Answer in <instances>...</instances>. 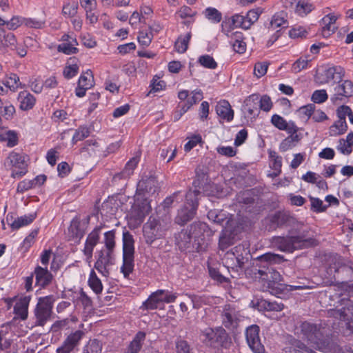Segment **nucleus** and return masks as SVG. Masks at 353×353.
I'll return each mask as SVG.
<instances>
[{"label": "nucleus", "instance_id": "f257e3e1", "mask_svg": "<svg viewBox=\"0 0 353 353\" xmlns=\"http://www.w3.org/2000/svg\"><path fill=\"white\" fill-rule=\"evenodd\" d=\"M283 261V256L268 252L256 259V266L252 270L254 278L262 284L263 290L277 296L283 293L285 286L281 283V275L271 265L280 263Z\"/></svg>", "mask_w": 353, "mask_h": 353}, {"label": "nucleus", "instance_id": "f03ea898", "mask_svg": "<svg viewBox=\"0 0 353 353\" xmlns=\"http://www.w3.org/2000/svg\"><path fill=\"white\" fill-rule=\"evenodd\" d=\"M272 243L282 252H293L296 250L314 245L315 239L307 237L304 232L299 234L296 230L292 229L287 236H274Z\"/></svg>", "mask_w": 353, "mask_h": 353}, {"label": "nucleus", "instance_id": "7ed1b4c3", "mask_svg": "<svg viewBox=\"0 0 353 353\" xmlns=\"http://www.w3.org/2000/svg\"><path fill=\"white\" fill-rule=\"evenodd\" d=\"M200 340L206 345L214 348L229 349L232 339L223 327L215 328L206 327L202 330L199 334Z\"/></svg>", "mask_w": 353, "mask_h": 353}, {"label": "nucleus", "instance_id": "20e7f679", "mask_svg": "<svg viewBox=\"0 0 353 353\" xmlns=\"http://www.w3.org/2000/svg\"><path fill=\"white\" fill-rule=\"evenodd\" d=\"M170 225V217L165 215L163 218L150 216L143 228V236L148 244H152L156 239L163 237Z\"/></svg>", "mask_w": 353, "mask_h": 353}, {"label": "nucleus", "instance_id": "39448f33", "mask_svg": "<svg viewBox=\"0 0 353 353\" xmlns=\"http://www.w3.org/2000/svg\"><path fill=\"white\" fill-rule=\"evenodd\" d=\"M134 241L128 232L123 233V265L121 271L125 278H128L133 272L134 266Z\"/></svg>", "mask_w": 353, "mask_h": 353}, {"label": "nucleus", "instance_id": "423d86ee", "mask_svg": "<svg viewBox=\"0 0 353 353\" xmlns=\"http://www.w3.org/2000/svg\"><path fill=\"white\" fill-rule=\"evenodd\" d=\"M54 301L53 296L39 298L34 310L35 321L33 327H43L50 319Z\"/></svg>", "mask_w": 353, "mask_h": 353}, {"label": "nucleus", "instance_id": "0eeeda50", "mask_svg": "<svg viewBox=\"0 0 353 353\" xmlns=\"http://www.w3.org/2000/svg\"><path fill=\"white\" fill-rule=\"evenodd\" d=\"M345 76V70L339 65L329 66L317 71L314 80L319 85L335 86Z\"/></svg>", "mask_w": 353, "mask_h": 353}, {"label": "nucleus", "instance_id": "6e6552de", "mask_svg": "<svg viewBox=\"0 0 353 353\" xmlns=\"http://www.w3.org/2000/svg\"><path fill=\"white\" fill-rule=\"evenodd\" d=\"M243 316L236 307L231 304L225 305L221 310V319L223 325L229 330H234L239 326Z\"/></svg>", "mask_w": 353, "mask_h": 353}, {"label": "nucleus", "instance_id": "1a4fd4ad", "mask_svg": "<svg viewBox=\"0 0 353 353\" xmlns=\"http://www.w3.org/2000/svg\"><path fill=\"white\" fill-rule=\"evenodd\" d=\"M5 165L12 169L11 176L13 178L21 177L27 172L26 157L20 153L10 152L5 161Z\"/></svg>", "mask_w": 353, "mask_h": 353}, {"label": "nucleus", "instance_id": "9d476101", "mask_svg": "<svg viewBox=\"0 0 353 353\" xmlns=\"http://www.w3.org/2000/svg\"><path fill=\"white\" fill-rule=\"evenodd\" d=\"M353 96V82L350 80H343L338 83L333 88V93L330 100L334 104H340L345 102Z\"/></svg>", "mask_w": 353, "mask_h": 353}, {"label": "nucleus", "instance_id": "9b49d317", "mask_svg": "<svg viewBox=\"0 0 353 353\" xmlns=\"http://www.w3.org/2000/svg\"><path fill=\"white\" fill-rule=\"evenodd\" d=\"M324 330L325 328L306 321L301 325L303 334L308 341L316 345L324 343Z\"/></svg>", "mask_w": 353, "mask_h": 353}, {"label": "nucleus", "instance_id": "f8f14e48", "mask_svg": "<svg viewBox=\"0 0 353 353\" xmlns=\"http://www.w3.org/2000/svg\"><path fill=\"white\" fill-rule=\"evenodd\" d=\"M270 221L272 224L271 228H273L293 226L299 229L300 226H302V223L291 216L288 212L285 211H279L272 214L270 218Z\"/></svg>", "mask_w": 353, "mask_h": 353}, {"label": "nucleus", "instance_id": "ddd939ff", "mask_svg": "<svg viewBox=\"0 0 353 353\" xmlns=\"http://www.w3.org/2000/svg\"><path fill=\"white\" fill-rule=\"evenodd\" d=\"M259 327L256 325L249 326L245 330L247 343L254 353H263L265 348L259 337Z\"/></svg>", "mask_w": 353, "mask_h": 353}, {"label": "nucleus", "instance_id": "4468645a", "mask_svg": "<svg viewBox=\"0 0 353 353\" xmlns=\"http://www.w3.org/2000/svg\"><path fill=\"white\" fill-rule=\"evenodd\" d=\"M157 181L154 176L143 178L137 184L136 196L152 195L157 191Z\"/></svg>", "mask_w": 353, "mask_h": 353}, {"label": "nucleus", "instance_id": "2eb2a0df", "mask_svg": "<svg viewBox=\"0 0 353 353\" xmlns=\"http://www.w3.org/2000/svg\"><path fill=\"white\" fill-rule=\"evenodd\" d=\"M83 336L84 332L81 330H77L70 334L65 339L62 345L57 349V353H71L79 345Z\"/></svg>", "mask_w": 353, "mask_h": 353}, {"label": "nucleus", "instance_id": "dca6fc26", "mask_svg": "<svg viewBox=\"0 0 353 353\" xmlns=\"http://www.w3.org/2000/svg\"><path fill=\"white\" fill-rule=\"evenodd\" d=\"M132 213L136 220L142 222L145 216L150 212L151 206L147 196H136Z\"/></svg>", "mask_w": 353, "mask_h": 353}, {"label": "nucleus", "instance_id": "f3484780", "mask_svg": "<svg viewBox=\"0 0 353 353\" xmlns=\"http://www.w3.org/2000/svg\"><path fill=\"white\" fill-rule=\"evenodd\" d=\"M94 85V78L92 73L90 70L81 74L80 76L78 85L75 90V94L78 97H83L85 95L88 90L90 89Z\"/></svg>", "mask_w": 353, "mask_h": 353}, {"label": "nucleus", "instance_id": "a211bd4d", "mask_svg": "<svg viewBox=\"0 0 353 353\" xmlns=\"http://www.w3.org/2000/svg\"><path fill=\"white\" fill-rule=\"evenodd\" d=\"M190 232L192 236L198 241L205 240L212 235V230L205 223H194L190 225Z\"/></svg>", "mask_w": 353, "mask_h": 353}, {"label": "nucleus", "instance_id": "6ab92c4d", "mask_svg": "<svg viewBox=\"0 0 353 353\" xmlns=\"http://www.w3.org/2000/svg\"><path fill=\"white\" fill-rule=\"evenodd\" d=\"M249 254L248 248H245L244 245H238L232 249L231 252H228L225 254L226 259H234L236 263L234 265L241 267L243 263L244 254L247 255Z\"/></svg>", "mask_w": 353, "mask_h": 353}, {"label": "nucleus", "instance_id": "aec40b11", "mask_svg": "<svg viewBox=\"0 0 353 353\" xmlns=\"http://www.w3.org/2000/svg\"><path fill=\"white\" fill-rule=\"evenodd\" d=\"M208 218L214 223L219 224L224 227L231 225L233 222L224 211L216 209L211 210L208 212Z\"/></svg>", "mask_w": 353, "mask_h": 353}, {"label": "nucleus", "instance_id": "412c9836", "mask_svg": "<svg viewBox=\"0 0 353 353\" xmlns=\"http://www.w3.org/2000/svg\"><path fill=\"white\" fill-rule=\"evenodd\" d=\"M165 293V290H159L152 293L149 298L143 303L141 308L145 310H154L157 309L159 304L163 303V296Z\"/></svg>", "mask_w": 353, "mask_h": 353}, {"label": "nucleus", "instance_id": "4be33fe9", "mask_svg": "<svg viewBox=\"0 0 353 353\" xmlns=\"http://www.w3.org/2000/svg\"><path fill=\"white\" fill-rule=\"evenodd\" d=\"M216 112L220 118L228 122L231 121L234 118V111L228 101L223 100L219 102L216 106Z\"/></svg>", "mask_w": 353, "mask_h": 353}, {"label": "nucleus", "instance_id": "5701e85b", "mask_svg": "<svg viewBox=\"0 0 353 353\" xmlns=\"http://www.w3.org/2000/svg\"><path fill=\"white\" fill-rule=\"evenodd\" d=\"M30 301V296L21 297L14 307V313L22 320H26L28 314V305Z\"/></svg>", "mask_w": 353, "mask_h": 353}, {"label": "nucleus", "instance_id": "b1692460", "mask_svg": "<svg viewBox=\"0 0 353 353\" xmlns=\"http://www.w3.org/2000/svg\"><path fill=\"white\" fill-rule=\"evenodd\" d=\"M63 40L65 42L58 46L57 50L59 52L65 54L77 53L78 49L76 48V46L78 45V43L75 39L71 38L68 35H64Z\"/></svg>", "mask_w": 353, "mask_h": 353}, {"label": "nucleus", "instance_id": "393cba45", "mask_svg": "<svg viewBox=\"0 0 353 353\" xmlns=\"http://www.w3.org/2000/svg\"><path fill=\"white\" fill-rule=\"evenodd\" d=\"M18 101L20 103L19 108L23 111L32 109L36 103L35 97L27 91H22L19 94Z\"/></svg>", "mask_w": 353, "mask_h": 353}, {"label": "nucleus", "instance_id": "a878e982", "mask_svg": "<svg viewBox=\"0 0 353 353\" xmlns=\"http://www.w3.org/2000/svg\"><path fill=\"white\" fill-rule=\"evenodd\" d=\"M196 210L194 207L190 208L185 205L179 210L178 214L175 218V223L179 225L185 224L194 218Z\"/></svg>", "mask_w": 353, "mask_h": 353}, {"label": "nucleus", "instance_id": "bb28decb", "mask_svg": "<svg viewBox=\"0 0 353 353\" xmlns=\"http://www.w3.org/2000/svg\"><path fill=\"white\" fill-rule=\"evenodd\" d=\"M336 21V17L333 14H327L323 18L322 35L324 37H329L336 31L337 29L335 25Z\"/></svg>", "mask_w": 353, "mask_h": 353}, {"label": "nucleus", "instance_id": "cd10ccee", "mask_svg": "<svg viewBox=\"0 0 353 353\" xmlns=\"http://www.w3.org/2000/svg\"><path fill=\"white\" fill-rule=\"evenodd\" d=\"M37 284L41 287L48 285L52 281V276L47 268L37 266L34 270Z\"/></svg>", "mask_w": 353, "mask_h": 353}, {"label": "nucleus", "instance_id": "c85d7f7f", "mask_svg": "<svg viewBox=\"0 0 353 353\" xmlns=\"http://www.w3.org/2000/svg\"><path fill=\"white\" fill-rule=\"evenodd\" d=\"M230 227V225L224 228L219 238V246L221 250H225L234 243V234Z\"/></svg>", "mask_w": 353, "mask_h": 353}, {"label": "nucleus", "instance_id": "c756f323", "mask_svg": "<svg viewBox=\"0 0 353 353\" xmlns=\"http://www.w3.org/2000/svg\"><path fill=\"white\" fill-rule=\"evenodd\" d=\"M288 27L287 14L284 12L276 13L272 18L269 29L274 30L278 28H286Z\"/></svg>", "mask_w": 353, "mask_h": 353}, {"label": "nucleus", "instance_id": "7c9ffc66", "mask_svg": "<svg viewBox=\"0 0 353 353\" xmlns=\"http://www.w3.org/2000/svg\"><path fill=\"white\" fill-rule=\"evenodd\" d=\"M272 124L280 130L288 131L294 130V122L290 121L288 122L283 117L279 114H274L271 118Z\"/></svg>", "mask_w": 353, "mask_h": 353}, {"label": "nucleus", "instance_id": "2f4dec72", "mask_svg": "<svg viewBox=\"0 0 353 353\" xmlns=\"http://www.w3.org/2000/svg\"><path fill=\"white\" fill-rule=\"evenodd\" d=\"M259 95L253 94L249 96L245 101V107L250 115H258L259 109Z\"/></svg>", "mask_w": 353, "mask_h": 353}, {"label": "nucleus", "instance_id": "473e14b6", "mask_svg": "<svg viewBox=\"0 0 353 353\" xmlns=\"http://www.w3.org/2000/svg\"><path fill=\"white\" fill-rule=\"evenodd\" d=\"M145 339V333L139 332L130 343L127 353H139Z\"/></svg>", "mask_w": 353, "mask_h": 353}, {"label": "nucleus", "instance_id": "72a5a7b5", "mask_svg": "<svg viewBox=\"0 0 353 353\" xmlns=\"http://www.w3.org/2000/svg\"><path fill=\"white\" fill-rule=\"evenodd\" d=\"M176 242L181 250L189 247L192 238L190 230H182L176 235Z\"/></svg>", "mask_w": 353, "mask_h": 353}, {"label": "nucleus", "instance_id": "f704fd0d", "mask_svg": "<svg viewBox=\"0 0 353 353\" xmlns=\"http://www.w3.org/2000/svg\"><path fill=\"white\" fill-rule=\"evenodd\" d=\"M230 43L232 46L233 50L239 54H243L246 50V43L242 40V35L241 32H235L231 34Z\"/></svg>", "mask_w": 353, "mask_h": 353}, {"label": "nucleus", "instance_id": "c9c22d12", "mask_svg": "<svg viewBox=\"0 0 353 353\" xmlns=\"http://www.w3.org/2000/svg\"><path fill=\"white\" fill-rule=\"evenodd\" d=\"M75 58H70L63 70V74L65 78L69 79L77 74L79 72V65Z\"/></svg>", "mask_w": 353, "mask_h": 353}, {"label": "nucleus", "instance_id": "e433bc0d", "mask_svg": "<svg viewBox=\"0 0 353 353\" xmlns=\"http://www.w3.org/2000/svg\"><path fill=\"white\" fill-rule=\"evenodd\" d=\"M0 41L2 43L0 45L1 51H5L8 48L14 50L17 43L14 34L11 32H6Z\"/></svg>", "mask_w": 353, "mask_h": 353}, {"label": "nucleus", "instance_id": "4c0bfd02", "mask_svg": "<svg viewBox=\"0 0 353 353\" xmlns=\"http://www.w3.org/2000/svg\"><path fill=\"white\" fill-rule=\"evenodd\" d=\"M36 218V214H30L18 217L11 223V227L14 230H17L23 226L28 225L31 223Z\"/></svg>", "mask_w": 353, "mask_h": 353}, {"label": "nucleus", "instance_id": "58836bf2", "mask_svg": "<svg viewBox=\"0 0 353 353\" xmlns=\"http://www.w3.org/2000/svg\"><path fill=\"white\" fill-rule=\"evenodd\" d=\"M139 162V159L137 157L132 158L125 165L123 171L117 174L116 177L119 178H128L132 174L134 168L137 167Z\"/></svg>", "mask_w": 353, "mask_h": 353}, {"label": "nucleus", "instance_id": "ea45409f", "mask_svg": "<svg viewBox=\"0 0 353 353\" xmlns=\"http://www.w3.org/2000/svg\"><path fill=\"white\" fill-rule=\"evenodd\" d=\"M347 129V125L345 119H339V120L330 127V134L331 136H337L345 132Z\"/></svg>", "mask_w": 353, "mask_h": 353}, {"label": "nucleus", "instance_id": "a19ab883", "mask_svg": "<svg viewBox=\"0 0 353 353\" xmlns=\"http://www.w3.org/2000/svg\"><path fill=\"white\" fill-rule=\"evenodd\" d=\"M270 157L272 161V168L274 170L272 174L273 176H278L281 172L282 167V157L277 155L274 151H270L269 152Z\"/></svg>", "mask_w": 353, "mask_h": 353}, {"label": "nucleus", "instance_id": "79ce46f5", "mask_svg": "<svg viewBox=\"0 0 353 353\" xmlns=\"http://www.w3.org/2000/svg\"><path fill=\"white\" fill-rule=\"evenodd\" d=\"M88 285L91 289L96 293L100 294L103 290V285L101 280L97 276L95 272L92 270L88 279Z\"/></svg>", "mask_w": 353, "mask_h": 353}, {"label": "nucleus", "instance_id": "37998d69", "mask_svg": "<svg viewBox=\"0 0 353 353\" xmlns=\"http://www.w3.org/2000/svg\"><path fill=\"white\" fill-rule=\"evenodd\" d=\"M191 38V32H188L185 36H180L175 42L174 47L178 52H185L188 47V43Z\"/></svg>", "mask_w": 353, "mask_h": 353}, {"label": "nucleus", "instance_id": "c03bdc74", "mask_svg": "<svg viewBox=\"0 0 353 353\" xmlns=\"http://www.w3.org/2000/svg\"><path fill=\"white\" fill-rule=\"evenodd\" d=\"M77 10L78 3L75 1H69L63 5L62 13L64 16L72 18L76 15Z\"/></svg>", "mask_w": 353, "mask_h": 353}, {"label": "nucleus", "instance_id": "a18cd8bd", "mask_svg": "<svg viewBox=\"0 0 353 353\" xmlns=\"http://www.w3.org/2000/svg\"><path fill=\"white\" fill-rule=\"evenodd\" d=\"M102 343L97 339L90 340L83 348V353H101Z\"/></svg>", "mask_w": 353, "mask_h": 353}, {"label": "nucleus", "instance_id": "49530a36", "mask_svg": "<svg viewBox=\"0 0 353 353\" xmlns=\"http://www.w3.org/2000/svg\"><path fill=\"white\" fill-rule=\"evenodd\" d=\"M104 244L105 250L109 252H114L116 243H115V231L110 230L104 234Z\"/></svg>", "mask_w": 353, "mask_h": 353}, {"label": "nucleus", "instance_id": "de8ad7c7", "mask_svg": "<svg viewBox=\"0 0 353 353\" xmlns=\"http://www.w3.org/2000/svg\"><path fill=\"white\" fill-rule=\"evenodd\" d=\"M232 25L235 28H242L243 29H249L250 23L246 21L245 16L236 14L231 17Z\"/></svg>", "mask_w": 353, "mask_h": 353}, {"label": "nucleus", "instance_id": "09e8293b", "mask_svg": "<svg viewBox=\"0 0 353 353\" xmlns=\"http://www.w3.org/2000/svg\"><path fill=\"white\" fill-rule=\"evenodd\" d=\"M314 9V6L308 1H299L296 6V12L301 16L310 13Z\"/></svg>", "mask_w": 353, "mask_h": 353}, {"label": "nucleus", "instance_id": "8fccbe9b", "mask_svg": "<svg viewBox=\"0 0 353 353\" xmlns=\"http://www.w3.org/2000/svg\"><path fill=\"white\" fill-rule=\"evenodd\" d=\"M175 350L176 353H194L189 343L181 339H179L176 341Z\"/></svg>", "mask_w": 353, "mask_h": 353}, {"label": "nucleus", "instance_id": "3c124183", "mask_svg": "<svg viewBox=\"0 0 353 353\" xmlns=\"http://www.w3.org/2000/svg\"><path fill=\"white\" fill-rule=\"evenodd\" d=\"M314 104H308L307 105L301 107L296 111V114L301 119L303 120H307L312 117V112H314Z\"/></svg>", "mask_w": 353, "mask_h": 353}, {"label": "nucleus", "instance_id": "603ef678", "mask_svg": "<svg viewBox=\"0 0 353 353\" xmlns=\"http://www.w3.org/2000/svg\"><path fill=\"white\" fill-rule=\"evenodd\" d=\"M200 194V191L197 190H190L185 195L187 204L190 208L194 207L196 210L198 206L197 196Z\"/></svg>", "mask_w": 353, "mask_h": 353}, {"label": "nucleus", "instance_id": "864d4df0", "mask_svg": "<svg viewBox=\"0 0 353 353\" xmlns=\"http://www.w3.org/2000/svg\"><path fill=\"white\" fill-rule=\"evenodd\" d=\"M199 62L202 66L210 69H214L217 66V63L213 57L208 54L201 56Z\"/></svg>", "mask_w": 353, "mask_h": 353}, {"label": "nucleus", "instance_id": "5fc2aeb1", "mask_svg": "<svg viewBox=\"0 0 353 353\" xmlns=\"http://www.w3.org/2000/svg\"><path fill=\"white\" fill-rule=\"evenodd\" d=\"M101 226L95 228L88 236L85 243L96 246L99 240V232L101 230Z\"/></svg>", "mask_w": 353, "mask_h": 353}, {"label": "nucleus", "instance_id": "6e6d98bb", "mask_svg": "<svg viewBox=\"0 0 353 353\" xmlns=\"http://www.w3.org/2000/svg\"><path fill=\"white\" fill-rule=\"evenodd\" d=\"M269 66L268 62H258L255 64L254 68V75L258 77L261 78L263 77L268 70Z\"/></svg>", "mask_w": 353, "mask_h": 353}, {"label": "nucleus", "instance_id": "4d7b16f0", "mask_svg": "<svg viewBox=\"0 0 353 353\" xmlns=\"http://www.w3.org/2000/svg\"><path fill=\"white\" fill-rule=\"evenodd\" d=\"M90 134L89 129L85 126H80L75 132L72 141L74 143L81 141Z\"/></svg>", "mask_w": 353, "mask_h": 353}, {"label": "nucleus", "instance_id": "13d9d810", "mask_svg": "<svg viewBox=\"0 0 353 353\" xmlns=\"http://www.w3.org/2000/svg\"><path fill=\"white\" fill-rule=\"evenodd\" d=\"M309 60L305 58H299L292 65V72L298 73L302 70L305 69L308 65Z\"/></svg>", "mask_w": 353, "mask_h": 353}, {"label": "nucleus", "instance_id": "bf43d9fd", "mask_svg": "<svg viewBox=\"0 0 353 353\" xmlns=\"http://www.w3.org/2000/svg\"><path fill=\"white\" fill-rule=\"evenodd\" d=\"M205 17L215 23L221 20V14L216 8H208L205 11Z\"/></svg>", "mask_w": 353, "mask_h": 353}, {"label": "nucleus", "instance_id": "052dcab7", "mask_svg": "<svg viewBox=\"0 0 353 353\" xmlns=\"http://www.w3.org/2000/svg\"><path fill=\"white\" fill-rule=\"evenodd\" d=\"M113 253L114 252H109V251L101 250L99 252L98 259L101 262L103 261V264H105L107 266L112 265Z\"/></svg>", "mask_w": 353, "mask_h": 353}, {"label": "nucleus", "instance_id": "680f3d73", "mask_svg": "<svg viewBox=\"0 0 353 353\" xmlns=\"http://www.w3.org/2000/svg\"><path fill=\"white\" fill-rule=\"evenodd\" d=\"M311 210L316 212H322L325 211L327 206L323 205V201L318 199L310 197Z\"/></svg>", "mask_w": 353, "mask_h": 353}, {"label": "nucleus", "instance_id": "e2e57ef3", "mask_svg": "<svg viewBox=\"0 0 353 353\" xmlns=\"http://www.w3.org/2000/svg\"><path fill=\"white\" fill-rule=\"evenodd\" d=\"M328 99V95L325 90H319L314 92L312 96V100L316 103L325 102Z\"/></svg>", "mask_w": 353, "mask_h": 353}, {"label": "nucleus", "instance_id": "0e129e2a", "mask_svg": "<svg viewBox=\"0 0 353 353\" xmlns=\"http://www.w3.org/2000/svg\"><path fill=\"white\" fill-rule=\"evenodd\" d=\"M259 109L268 112L272 107V103L271 99L268 95H263L261 97H259Z\"/></svg>", "mask_w": 353, "mask_h": 353}, {"label": "nucleus", "instance_id": "69168bd1", "mask_svg": "<svg viewBox=\"0 0 353 353\" xmlns=\"http://www.w3.org/2000/svg\"><path fill=\"white\" fill-rule=\"evenodd\" d=\"M300 128L297 127V125L294 123V130H288L287 132L290 134L288 138L292 141L295 145H296L303 138V135L301 133L299 132Z\"/></svg>", "mask_w": 353, "mask_h": 353}, {"label": "nucleus", "instance_id": "338daca9", "mask_svg": "<svg viewBox=\"0 0 353 353\" xmlns=\"http://www.w3.org/2000/svg\"><path fill=\"white\" fill-rule=\"evenodd\" d=\"M262 11L259 8L250 10L245 16L247 23H250V26L255 23L261 14Z\"/></svg>", "mask_w": 353, "mask_h": 353}, {"label": "nucleus", "instance_id": "774afa93", "mask_svg": "<svg viewBox=\"0 0 353 353\" xmlns=\"http://www.w3.org/2000/svg\"><path fill=\"white\" fill-rule=\"evenodd\" d=\"M153 35L152 33L150 32H146L141 31L139 32V35L138 37L139 42L143 46H149L151 43V41L152 39Z\"/></svg>", "mask_w": 353, "mask_h": 353}]
</instances>
